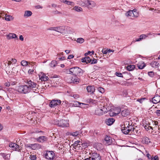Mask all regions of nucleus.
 Listing matches in <instances>:
<instances>
[{"label":"nucleus","instance_id":"59","mask_svg":"<svg viewBox=\"0 0 160 160\" xmlns=\"http://www.w3.org/2000/svg\"><path fill=\"white\" fill-rule=\"evenodd\" d=\"M78 132H73L71 134V135L73 136H76L78 135Z\"/></svg>","mask_w":160,"mask_h":160},{"label":"nucleus","instance_id":"33","mask_svg":"<svg viewBox=\"0 0 160 160\" xmlns=\"http://www.w3.org/2000/svg\"><path fill=\"white\" fill-rule=\"evenodd\" d=\"M5 20L7 21H10L14 19V18L12 16L8 15L7 14H5Z\"/></svg>","mask_w":160,"mask_h":160},{"label":"nucleus","instance_id":"60","mask_svg":"<svg viewBox=\"0 0 160 160\" xmlns=\"http://www.w3.org/2000/svg\"><path fill=\"white\" fill-rule=\"evenodd\" d=\"M4 85L6 86V87H9L10 86V85H11V83L9 82H6L5 83H4Z\"/></svg>","mask_w":160,"mask_h":160},{"label":"nucleus","instance_id":"23","mask_svg":"<svg viewBox=\"0 0 160 160\" xmlns=\"http://www.w3.org/2000/svg\"><path fill=\"white\" fill-rule=\"evenodd\" d=\"M148 37V36L145 34H142L140 36L139 38L136 39L134 42H138L141 41L143 39H145Z\"/></svg>","mask_w":160,"mask_h":160},{"label":"nucleus","instance_id":"27","mask_svg":"<svg viewBox=\"0 0 160 160\" xmlns=\"http://www.w3.org/2000/svg\"><path fill=\"white\" fill-rule=\"evenodd\" d=\"M129 114V112L128 110L124 109L122 110L121 112V114L123 117H126Z\"/></svg>","mask_w":160,"mask_h":160},{"label":"nucleus","instance_id":"8","mask_svg":"<svg viewBox=\"0 0 160 160\" xmlns=\"http://www.w3.org/2000/svg\"><path fill=\"white\" fill-rule=\"evenodd\" d=\"M9 146L12 148V149L16 151L21 152L22 147H19L17 144L14 143H11Z\"/></svg>","mask_w":160,"mask_h":160},{"label":"nucleus","instance_id":"35","mask_svg":"<svg viewBox=\"0 0 160 160\" xmlns=\"http://www.w3.org/2000/svg\"><path fill=\"white\" fill-rule=\"evenodd\" d=\"M76 42L78 43L82 44L84 42V39L82 38H78L77 40H75Z\"/></svg>","mask_w":160,"mask_h":160},{"label":"nucleus","instance_id":"37","mask_svg":"<svg viewBox=\"0 0 160 160\" xmlns=\"http://www.w3.org/2000/svg\"><path fill=\"white\" fill-rule=\"evenodd\" d=\"M139 14L136 9L133 10V17L137 18L138 17Z\"/></svg>","mask_w":160,"mask_h":160},{"label":"nucleus","instance_id":"21","mask_svg":"<svg viewBox=\"0 0 160 160\" xmlns=\"http://www.w3.org/2000/svg\"><path fill=\"white\" fill-rule=\"evenodd\" d=\"M82 62H85L87 63H90L91 62V59L89 57H86L82 58L81 59Z\"/></svg>","mask_w":160,"mask_h":160},{"label":"nucleus","instance_id":"53","mask_svg":"<svg viewBox=\"0 0 160 160\" xmlns=\"http://www.w3.org/2000/svg\"><path fill=\"white\" fill-rule=\"evenodd\" d=\"M145 98H141L140 99H138L137 100V101L139 102L140 103H142L143 101L144 100H145Z\"/></svg>","mask_w":160,"mask_h":160},{"label":"nucleus","instance_id":"55","mask_svg":"<svg viewBox=\"0 0 160 160\" xmlns=\"http://www.w3.org/2000/svg\"><path fill=\"white\" fill-rule=\"evenodd\" d=\"M81 143H82V142H81L79 140H78V141H77L76 142H75L74 143V146H75V145H76L77 144H81Z\"/></svg>","mask_w":160,"mask_h":160},{"label":"nucleus","instance_id":"62","mask_svg":"<svg viewBox=\"0 0 160 160\" xmlns=\"http://www.w3.org/2000/svg\"><path fill=\"white\" fill-rule=\"evenodd\" d=\"M144 128L145 129H147V128L148 129H150V128H151L152 129V127L151 126H149L148 127H147L146 125H145L144 126Z\"/></svg>","mask_w":160,"mask_h":160},{"label":"nucleus","instance_id":"2","mask_svg":"<svg viewBox=\"0 0 160 160\" xmlns=\"http://www.w3.org/2000/svg\"><path fill=\"white\" fill-rule=\"evenodd\" d=\"M53 123L54 124L58 125L60 127H68L69 126L68 121L65 120H57L54 121Z\"/></svg>","mask_w":160,"mask_h":160},{"label":"nucleus","instance_id":"45","mask_svg":"<svg viewBox=\"0 0 160 160\" xmlns=\"http://www.w3.org/2000/svg\"><path fill=\"white\" fill-rule=\"evenodd\" d=\"M82 145H83L82 143H81V144H77L76 145H75V146H74V147L75 149L78 148L79 149H82V148L81 147V146L80 145H82Z\"/></svg>","mask_w":160,"mask_h":160},{"label":"nucleus","instance_id":"64","mask_svg":"<svg viewBox=\"0 0 160 160\" xmlns=\"http://www.w3.org/2000/svg\"><path fill=\"white\" fill-rule=\"evenodd\" d=\"M19 39L21 41H23L24 38L22 35H20L19 37Z\"/></svg>","mask_w":160,"mask_h":160},{"label":"nucleus","instance_id":"22","mask_svg":"<svg viewBox=\"0 0 160 160\" xmlns=\"http://www.w3.org/2000/svg\"><path fill=\"white\" fill-rule=\"evenodd\" d=\"M0 155H1L5 159H9L10 158V154H9L1 153L0 154Z\"/></svg>","mask_w":160,"mask_h":160},{"label":"nucleus","instance_id":"48","mask_svg":"<svg viewBox=\"0 0 160 160\" xmlns=\"http://www.w3.org/2000/svg\"><path fill=\"white\" fill-rule=\"evenodd\" d=\"M151 160H159L158 157L157 156H152L151 158Z\"/></svg>","mask_w":160,"mask_h":160},{"label":"nucleus","instance_id":"43","mask_svg":"<svg viewBox=\"0 0 160 160\" xmlns=\"http://www.w3.org/2000/svg\"><path fill=\"white\" fill-rule=\"evenodd\" d=\"M98 91L100 93H103L105 92V90L103 88L101 87H99L98 88Z\"/></svg>","mask_w":160,"mask_h":160},{"label":"nucleus","instance_id":"7","mask_svg":"<svg viewBox=\"0 0 160 160\" xmlns=\"http://www.w3.org/2000/svg\"><path fill=\"white\" fill-rule=\"evenodd\" d=\"M27 82L28 84L27 85L28 86V88H29V89L30 91L32 90L33 88H36V83L35 82H32L29 79L27 80Z\"/></svg>","mask_w":160,"mask_h":160},{"label":"nucleus","instance_id":"34","mask_svg":"<svg viewBox=\"0 0 160 160\" xmlns=\"http://www.w3.org/2000/svg\"><path fill=\"white\" fill-rule=\"evenodd\" d=\"M57 63L56 61L55 60L52 61L49 64V65L51 67H54L57 66Z\"/></svg>","mask_w":160,"mask_h":160},{"label":"nucleus","instance_id":"29","mask_svg":"<svg viewBox=\"0 0 160 160\" xmlns=\"http://www.w3.org/2000/svg\"><path fill=\"white\" fill-rule=\"evenodd\" d=\"M32 14V13L31 11L26 10L25 11L23 16L24 17H28L31 16Z\"/></svg>","mask_w":160,"mask_h":160},{"label":"nucleus","instance_id":"63","mask_svg":"<svg viewBox=\"0 0 160 160\" xmlns=\"http://www.w3.org/2000/svg\"><path fill=\"white\" fill-rule=\"evenodd\" d=\"M56 27H51V28H49V29H48L49 30H53V31H56Z\"/></svg>","mask_w":160,"mask_h":160},{"label":"nucleus","instance_id":"58","mask_svg":"<svg viewBox=\"0 0 160 160\" xmlns=\"http://www.w3.org/2000/svg\"><path fill=\"white\" fill-rule=\"evenodd\" d=\"M97 60L94 58L93 59L92 61L91 60V64H95L97 63Z\"/></svg>","mask_w":160,"mask_h":160},{"label":"nucleus","instance_id":"12","mask_svg":"<svg viewBox=\"0 0 160 160\" xmlns=\"http://www.w3.org/2000/svg\"><path fill=\"white\" fill-rule=\"evenodd\" d=\"M132 126H129L128 128H127V129H126V128L122 127V131L123 133L127 134L130 133L131 132H132Z\"/></svg>","mask_w":160,"mask_h":160},{"label":"nucleus","instance_id":"10","mask_svg":"<svg viewBox=\"0 0 160 160\" xmlns=\"http://www.w3.org/2000/svg\"><path fill=\"white\" fill-rule=\"evenodd\" d=\"M91 160H101V158L100 154L97 152H93L91 157Z\"/></svg>","mask_w":160,"mask_h":160},{"label":"nucleus","instance_id":"1","mask_svg":"<svg viewBox=\"0 0 160 160\" xmlns=\"http://www.w3.org/2000/svg\"><path fill=\"white\" fill-rule=\"evenodd\" d=\"M66 72L67 73L75 76H82L83 73V71L81 69L77 67L71 68L69 69H67Z\"/></svg>","mask_w":160,"mask_h":160},{"label":"nucleus","instance_id":"24","mask_svg":"<svg viewBox=\"0 0 160 160\" xmlns=\"http://www.w3.org/2000/svg\"><path fill=\"white\" fill-rule=\"evenodd\" d=\"M150 65L153 68H157L159 67V64L158 62L154 61L150 63Z\"/></svg>","mask_w":160,"mask_h":160},{"label":"nucleus","instance_id":"57","mask_svg":"<svg viewBox=\"0 0 160 160\" xmlns=\"http://www.w3.org/2000/svg\"><path fill=\"white\" fill-rule=\"evenodd\" d=\"M102 53H103V54H106L108 53V49H103L102 50Z\"/></svg>","mask_w":160,"mask_h":160},{"label":"nucleus","instance_id":"15","mask_svg":"<svg viewBox=\"0 0 160 160\" xmlns=\"http://www.w3.org/2000/svg\"><path fill=\"white\" fill-rule=\"evenodd\" d=\"M6 36L7 39L8 40L16 38L17 40L18 39L17 35L14 33H10L8 34Z\"/></svg>","mask_w":160,"mask_h":160},{"label":"nucleus","instance_id":"39","mask_svg":"<svg viewBox=\"0 0 160 160\" xmlns=\"http://www.w3.org/2000/svg\"><path fill=\"white\" fill-rule=\"evenodd\" d=\"M102 148V145L101 143H98L96 145V148L98 150H100Z\"/></svg>","mask_w":160,"mask_h":160},{"label":"nucleus","instance_id":"18","mask_svg":"<svg viewBox=\"0 0 160 160\" xmlns=\"http://www.w3.org/2000/svg\"><path fill=\"white\" fill-rule=\"evenodd\" d=\"M152 102L154 103H157L160 102V96L155 95L152 98Z\"/></svg>","mask_w":160,"mask_h":160},{"label":"nucleus","instance_id":"3","mask_svg":"<svg viewBox=\"0 0 160 160\" xmlns=\"http://www.w3.org/2000/svg\"><path fill=\"white\" fill-rule=\"evenodd\" d=\"M70 27L68 26L64 27L62 26L56 27V31L64 34H67L70 32Z\"/></svg>","mask_w":160,"mask_h":160},{"label":"nucleus","instance_id":"61","mask_svg":"<svg viewBox=\"0 0 160 160\" xmlns=\"http://www.w3.org/2000/svg\"><path fill=\"white\" fill-rule=\"evenodd\" d=\"M11 60L12 62V63H13L15 64L17 62V60L14 58H11Z\"/></svg>","mask_w":160,"mask_h":160},{"label":"nucleus","instance_id":"52","mask_svg":"<svg viewBox=\"0 0 160 160\" xmlns=\"http://www.w3.org/2000/svg\"><path fill=\"white\" fill-rule=\"evenodd\" d=\"M30 158L32 160H35L36 159V157L34 155H31L30 157Z\"/></svg>","mask_w":160,"mask_h":160},{"label":"nucleus","instance_id":"13","mask_svg":"<svg viewBox=\"0 0 160 160\" xmlns=\"http://www.w3.org/2000/svg\"><path fill=\"white\" fill-rule=\"evenodd\" d=\"M39 78L41 81H46L48 79V78L44 73L41 72L39 74Z\"/></svg>","mask_w":160,"mask_h":160},{"label":"nucleus","instance_id":"17","mask_svg":"<svg viewBox=\"0 0 160 160\" xmlns=\"http://www.w3.org/2000/svg\"><path fill=\"white\" fill-rule=\"evenodd\" d=\"M87 91L88 92L92 94L95 91V88L93 86H88L86 88Z\"/></svg>","mask_w":160,"mask_h":160},{"label":"nucleus","instance_id":"47","mask_svg":"<svg viewBox=\"0 0 160 160\" xmlns=\"http://www.w3.org/2000/svg\"><path fill=\"white\" fill-rule=\"evenodd\" d=\"M66 4L68 5H71L72 6L74 5V2L69 1L67 0L66 2Z\"/></svg>","mask_w":160,"mask_h":160},{"label":"nucleus","instance_id":"5","mask_svg":"<svg viewBox=\"0 0 160 160\" xmlns=\"http://www.w3.org/2000/svg\"><path fill=\"white\" fill-rule=\"evenodd\" d=\"M106 112V109L103 106L101 108H97L95 111V114L96 115H101Z\"/></svg>","mask_w":160,"mask_h":160},{"label":"nucleus","instance_id":"54","mask_svg":"<svg viewBox=\"0 0 160 160\" xmlns=\"http://www.w3.org/2000/svg\"><path fill=\"white\" fill-rule=\"evenodd\" d=\"M6 63H7L8 66L10 65L12 63L10 58L8 59L7 62H6Z\"/></svg>","mask_w":160,"mask_h":160},{"label":"nucleus","instance_id":"4","mask_svg":"<svg viewBox=\"0 0 160 160\" xmlns=\"http://www.w3.org/2000/svg\"><path fill=\"white\" fill-rule=\"evenodd\" d=\"M29 89V88L27 85H21L18 86L17 91L19 93L26 94L30 91Z\"/></svg>","mask_w":160,"mask_h":160},{"label":"nucleus","instance_id":"49","mask_svg":"<svg viewBox=\"0 0 160 160\" xmlns=\"http://www.w3.org/2000/svg\"><path fill=\"white\" fill-rule=\"evenodd\" d=\"M154 127L153 128H157V126L158 125V122L156 121H153L152 122Z\"/></svg>","mask_w":160,"mask_h":160},{"label":"nucleus","instance_id":"14","mask_svg":"<svg viewBox=\"0 0 160 160\" xmlns=\"http://www.w3.org/2000/svg\"><path fill=\"white\" fill-rule=\"evenodd\" d=\"M28 147L32 148L33 150H36L41 148V146L38 144L34 143L29 144Z\"/></svg>","mask_w":160,"mask_h":160},{"label":"nucleus","instance_id":"40","mask_svg":"<svg viewBox=\"0 0 160 160\" xmlns=\"http://www.w3.org/2000/svg\"><path fill=\"white\" fill-rule=\"evenodd\" d=\"M129 126H130V123H129V122L127 121L125 122H124V127L123 128H126V129H127V128H128V127H129Z\"/></svg>","mask_w":160,"mask_h":160},{"label":"nucleus","instance_id":"20","mask_svg":"<svg viewBox=\"0 0 160 160\" xmlns=\"http://www.w3.org/2000/svg\"><path fill=\"white\" fill-rule=\"evenodd\" d=\"M86 4L88 7L90 8H92L95 6V2L92 1H87Z\"/></svg>","mask_w":160,"mask_h":160},{"label":"nucleus","instance_id":"6","mask_svg":"<svg viewBox=\"0 0 160 160\" xmlns=\"http://www.w3.org/2000/svg\"><path fill=\"white\" fill-rule=\"evenodd\" d=\"M45 156L46 158L47 159L51 160L53 159L55 156V154L52 151H47L45 154Z\"/></svg>","mask_w":160,"mask_h":160},{"label":"nucleus","instance_id":"9","mask_svg":"<svg viewBox=\"0 0 160 160\" xmlns=\"http://www.w3.org/2000/svg\"><path fill=\"white\" fill-rule=\"evenodd\" d=\"M79 79L76 76L70 77L68 80V82L69 83H72L77 84L79 82Z\"/></svg>","mask_w":160,"mask_h":160},{"label":"nucleus","instance_id":"36","mask_svg":"<svg viewBox=\"0 0 160 160\" xmlns=\"http://www.w3.org/2000/svg\"><path fill=\"white\" fill-rule=\"evenodd\" d=\"M73 9L78 12H81L82 11V8L78 6H75Z\"/></svg>","mask_w":160,"mask_h":160},{"label":"nucleus","instance_id":"51","mask_svg":"<svg viewBox=\"0 0 160 160\" xmlns=\"http://www.w3.org/2000/svg\"><path fill=\"white\" fill-rule=\"evenodd\" d=\"M71 96L73 97L75 99H77L79 98V95L78 94H75L71 95Z\"/></svg>","mask_w":160,"mask_h":160},{"label":"nucleus","instance_id":"46","mask_svg":"<svg viewBox=\"0 0 160 160\" xmlns=\"http://www.w3.org/2000/svg\"><path fill=\"white\" fill-rule=\"evenodd\" d=\"M80 102L77 101H75L74 102V103H73V105L74 107H79L80 105Z\"/></svg>","mask_w":160,"mask_h":160},{"label":"nucleus","instance_id":"11","mask_svg":"<svg viewBox=\"0 0 160 160\" xmlns=\"http://www.w3.org/2000/svg\"><path fill=\"white\" fill-rule=\"evenodd\" d=\"M61 103L60 100H53L50 103L49 106L51 107H54L58 105H60Z\"/></svg>","mask_w":160,"mask_h":160},{"label":"nucleus","instance_id":"19","mask_svg":"<svg viewBox=\"0 0 160 160\" xmlns=\"http://www.w3.org/2000/svg\"><path fill=\"white\" fill-rule=\"evenodd\" d=\"M146 66L145 63L142 61L139 62L137 64L138 67L140 69H143Z\"/></svg>","mask_w":160,"mask_h":160},{"label":"nucleus","instance_id":"25","mask_svg":"<svg viewBox=\"0 0 160 160\" xmlns=\"http://www.w3.org/2000/svg\"><path fill=\"white\" fill-rule=\"evenodd\" d=\"M115 120L113 118H110L108 119L106 121L107 124L108 125H110L112 124L114 122Z\"/></svg>","mask_w":160,"mask_h":160},{"label":"nucleus","instance_id":"44","mask_svg":"<svg viewBox=\"0 0 160 160\" xmlns=\"http://www.w3.org/2000/svg\"><path fill=\"white\" fill-rule=\"evenodd\" d=\"M21 63L22 65L25 66L28 64V62L25 60H22L21 62Z\"/></svg>","mask_w":160,"mask_h":160},{"label":"nucleus","instance_id":"16","mask_svg":"<svg viewBox=\"0 0 160 160\" xmlns=\"http://www.w3.org/2000/svg\"><path fill=\"white\" fill-rule=\"evenodd\" d=\"M47 138L44 136H41L36 139V140L39 142L43 143L47 140Z\"/></svg>","mask_w":160,"mask_h":160},{"label":"nucleus","instance_id":"42","mask_svg":"<svg viewBox=\"0 0 160 160\" xmlns=\"http://www.w3.org/2000/svg\"><path fill=\"white\" fill-rule=\"evenodd\" d=\"M88 105L82 103H81L79 107L82 108H86L88 107Z\"/></svg>","mask_w":160,"mask_h":160},{"label":"nucleus","instance_id":"32","mask_svg":"<svg viewBox=\"0 0 160 160\" xmlns=\"http://www.w3.org/2000/svg\"><path fill=\"white\" fill-rule=\"evenodd\" d=\"M135 68V66L134 65H129L126 67L127 70L129 71H132Z\"/></svg>","mask_w":160,"mask_h":160},{"label":"nucleus","instance_id":"26","mask_svg":"<svg viewBox=\"0 0 160 160\" xmlns=\"http://www.w3.org/2000/svg\"><path fill=\"white\" fill-rule=\"evenodd\" d=\"M142 142L144 143L148 144L151 143L150 139L147 137L144 138L142 140Z\"/></svg>","mask_w":160,"mask_h":160},{"label":"nucleus","instance_id":"50","mask_svg":"<svg viewBox=\"0 0 160 160\" xmlns=\"http://www.w3.org/2000/svg\"><path fill=\"white\" fill-rule=\"evenodd\" d=\"M148 75L151 77H153L154 75V73L152 71L149 72H148Z\"/></svg>","mask_w":160,"mask_h":160},{"label":"nucleus","instance_id":"30","mask_svg":"<svg viewBox=\"0 0 160 160\" xmlns=\"http://www.w3.org/2000/svg\"><path fill=\"white\" fill-rule=\"evenodd\" d=\"M121 110L120 108H116L114 110L113 112V114L112 116H116V115L119 114L121 112Z\"/></svg>","mask_w":160,"mask_h":160},{"label":"nucleus","instance_id":"41","mask_svg":"<svg viewBox=\"0 0 160 160\" xmlns=\"http://www.w3.org/2000/svg\"><path fill=\"white\" fill-rule=\"evenodd\" d=\"M138 131L137 130H136L135 128L133 127L132 126V132H131V133L132 132L134 134H138Z\"/></svg>","mask_w":160,"mask_h":160},{"label":"nucleus","instance_id":"56","mask_svg":"<svg viewBox=\"0 0 160 160\" xmlns=\"http://www.w3.org/2000/svg\"><path fill=\"white\" fill-rule=\"evenodd\" d=\"M155 113H156L157 115L158 116H160V110H157L156 111Z\"/></svg>","mask_w":160,"mask_h":160},{"label":"nucleus","instance_id":"38","mask_svg":"<svg viewBox=\"0 0 160 160\" xmlns=\"http://www.w3.org/2000/svg\"><path fill=\"white\" fill-rule=\"evenodd\" d=\"M133 10H130L128 12L126 15L127 16H131L133 17Z\"/></svg>","mask_w":160,"mask_h":160},{"label":"nucleus","instance_id":"28","mask_svg":"<svg viewBox=\"0 0 160 160\" xmlns=\"http://www.w3.org/2000/svg\"><path fill=\"white\" fill-rule=\"evenodd\" d=\"M104 140L108 145H110L112 143L111 138L110 137L106 136L105 137Z\"/></svg>","mask_w":160,"mask_h":160},{"label":"nucleus","instance_id":"31","mask_svg":"<svg viewBox=\"0 0 160 160\" xmlns=\"http://www.w3.org/2000/svg\"><path fill=\"white\" fill-rule=\"evenodd\" d=\"M18 72V71L16 68L13 67L11 70H10V71H9V73L11 72V74L14 75L17 74Z\"/></svg>","mask_w":160,"mask_h":160}]
</instances>
